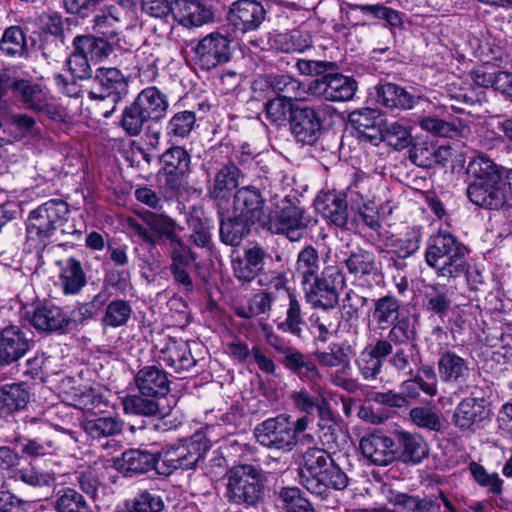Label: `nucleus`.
I'll return each mask as SVG.
<instances>
[{"label":"nucleus","instance_id":"nucleus-1","mask_svg":"<svg viewBox=\"0 0 512 512\" xmlns=\"http://www.w3.org/2000/svg\"><path fill=\"white\" fill-rule=\"evenodd\" d=\"M329 253L320 255L316 247L308 244L298 252L295 262V273L304 286L307 301L324 310L336 307L339 293L345 286V276L340 267L326 265L322 268Z\"/></svg>","mask_w":512,"mask_h":512},{"label":"nucleus","instance_id":"nucleus-2","mask_svg":"<svg viewBox=\"0 0 512 512\" xmlns=\"http://www.w3.org/2000/svg\"><path fill=\"white\" fill-rule=\"evenodd\" d=\"M302 460L300 482L311 494L325 500L332 490L348 486V476L324 449L310 447L302 454Z\"/></svg>","mask_w":512,"mask_h":512},{"label":"nucleus","instance_id":"nucleus-3","mask_svg":"<svg viewBox=\"0 0 512 512\" xmlns=\"http://www.w3.org/2000/svg\"><path fill=\"white\" fill-rule=\"evenodd\" d=\"M144 220L152 230L168 241V253L171 259L170 271L175 283L180 285L186 293L194 290L192 278L187 270L191 263L198 258L197 253L179 234L182 228L177 221L166 214L150 213Z\"/></svg>","mask_w":512,"mask_h":512},{"label":"nucleus","instance_id":"nucleus-4","mask_svg":"<svg viewBox=\"0 0 512 512\" xmlns=\"http://www.w3.org/2000/svg\"><path fill=\"white\" fill-rule=\"evenodd\" d=\"M467 174L472 178L467 187V196L472 203L486 209H498L504 204L502 173L491 159L483 155L473 158Z\"/></svg>","mask_w":512,"mask_h":512},{"label":"nucleus","instance_id":"nucleus-5","mask_svg":"<svg viewBox=\"0 0 512 512\" xmlns=\"http://www.w3.org/2000/svg\"><path fill=\"white\" fill-rule=\"evenodd\" d=\"M468 248L447 230H439L429 236L425 250V262L438 277L457 278L465 268Z\"/></svg>","mask_w":512,"mask_h":512},{"label":"nucleus","instance_id":"nucleus-6","mask_svg":"<svg viewBox=\"0 0 512 512\" xmlns=\"http://www.w3.org/2000/svg\"><path fill=\"white\" fill-rule=\"evenodd\" d=\"M69 206L61 199H51L32 210L26 221V242L38 251L44 250L52 237L68 220Z\"/></svg>","mask_w":512,"mask_h":512},{"label":"nucleus","instance_id":"nucleus-7","mask_svg":"<svg viewBox=\"0 0 512 512\" xmlns=\"http://www.w3.org/2000/svg\"><path fill=\"white\" fill-rule=\"evenodd\" d=\"M227 480V498L235 504L254 506L264 497L265 477L254 465L232 467L227 473Z\"/></svg>","mask_w":512,"mask_h":512},{"label":"nucleus","instance_id":"nucleus-8","mask_svg":"<svg viewBox=\"0 0 512 512\" xmlns=\"http://www.w3.org/2000/svg\"><path fill=\"white\" fill-rule=\"evenodd\" d=\"M294 421L295 418L285 413L267 418L256 425L254 437L267 450L288 454L293 451L292 441L300 429L299 425H294Z\"/></svg>","mask_w":512,"mask_h":512},{"label":"nucleus","instance_id":"nucleus-9","mask_svg":"<svg viewBox=\"0 0 512 512\" xmlns=\"http://www.w3.org/2000/svg\"><path fill=\"white\" fill-rule=\"evenodd\" d=\"M206 445L188 440L184 443L167 449L157 451L159 454V468L157 473L168 476L177 469H191L204 457Z\"/></svg>","mask_w":512,"mask_h":512},{"label":"nucleus","instance_id":"nucleus-10","mask_svg":"<svg viewBox=\"0 0 512 512\" xmlns=\"http://www.w3.org/2000/svg\"><path fill=\"white\" fill-rule=\"evenodd\" d=\"M94 82L98 85V89H91L89 98L101 101L111 99L114 104L112 109L103 112V116L109 118L114 113L116 104L128 95V80L118 68L101 67L96 70Z\"/></svg>","mask_w":512,"mask_h":512},{"label":"nucleus","instance_id":"nucleus-11","mask_svg":"<svg viewBox=\"0 0 512 512\" xmlns=\"http://www.w3.org/2000/svg\"><path fill=\"white\" fill-rule=\"evenodd\" d=\"M357 90L356 81L341 73H326L318 76L307 86L310 95L331 102L351 100Z\"/></svg>","mask_w":512,"mask_h":512},{"label":"nucleus","instance_id":"nucleus-12","mask_svg":"<svg viewBox=\"0 0 512 512\" xmlns=\"http://www.w3.org/2000/svg\"><path fill=\"white\" fill-rule=\"evenodd\" d=\"M193 53L195 64L204 70H211L231 59V41L221 33L213 32L197 42Z\"/></svg>","mask_w":512,"mask_h":512},{"label":"nucleus","instance_id":"nucleus-13","mask_svg":"<svg viewBox=\"0 0 512 512\" xmlns=\"http://www.w3.org/2000/svg\"><path fill=\"white\" fill-rule=\"evenodd\" d=\"M476 390L474 387L470 395L463 398L454 409L452 424L461 432L474 433L489 418L487 401L484 397L477 396Z\"/></svg>","mask_w":512,"mask_h":512},{"label":"nucleus","instance_id":"nucleus-14","mask_svg":"<svg viewBox=\"0 0 512 512\" xmlns=\"http://www.w3.org/2000/svg\"><path fill=\"white\" fill-rule=\"evenodd\" d=\"M265 201L260 190L253 185L238 188L233 197L232 213L265 229L269 224V216L264 211Z\"/></svg>","mask_w":512,"mask_h":512},{"label":"nucleus","instance_id":"nucleus-15","mask_svg":"<svg viewBox=\"0 0 512 512\" xmlns=\"http://www.w3.org/2000/svg\"><path fill=\"white\" fill-rule=\"evenodd\" d=\"M290 131L297 142L306 145L315 144L323 131L320 112L313 106L296 105L289 117Z\"/></svg>","mask_w":512,"mask_h":512},{"label":"nucleus","instance_id":"nucleus-16","mask_svg":"<svg viewBox=\"0 0 512 512\" xmlns=\"http://www.w3.org/2000/svg\"><path fill=\"white\" fill-rule=\"evenodd\" d=\"M437 371L440 381L448 386L456 387V393L469 392V380L472 369L467 359L451 350H443L438 354Z\"/></svg>","mask_w":512,"mask_h":512},{"label":"nucleus","instance_id":"nucleus-17","mask_svg":"<svg viewBox=\"0 0 512 512\" xmlns=\"http://www.w3.org/2000/svg\"><path fill=\"white\" fill-rule=\"evenodd\" d=\"M12 96L28 109L42 113L51 119L62 116L59 108L50 102L48 93L40 85L29 80L17 78Z\"/></svg>","mask_w":512,"mask_h":512},{"label":"nucleus","instance_id":"nucleus-18","mask_svg":"<svg viewBox=\"0 0 512 512\" xmlns=\"http://www.w3.org/2000/svg\"><path fill=\"white\" fill-rule=\"evenodd\" d=\"M33 346L27 327L10 325L0 330V364L8 365L22 358Z\"/></svg>","mask_w":512,"mask_h":512},{"label":"nucleus","instance_id":"nucleus-19","mask_svg":"<svg viewBox=\"0 0 512 512\" xmlns=\"http://www.w3.org/2000/svg\"><path fill=\"white\" fill-rule=\"evenodd\" d=\"M363 456L377 466H387L398 458L399 445L391 436L375 432L360 440Z\"/></svg>","mask_w":512,"mask_h":512},{"label":"nucleus","instance_id":"nucleus-20","mask_svg":"<svg viewBox=\"0 0 512 512\" xmlns=\"http://www.w3.org/2000/svg\"><path fill=\"white\" fill-rule=\"evenodd\" d=\"M160 175L165 177V185L177 191L183 184L184 177L190 172L191 156L181 146H172L161 156Z\"/></svg>","mask_w":512,"mask_h":512},{"label":"nucleus","instance_id":"nucleus-21","mask_svg":"<svg viewBox=\"0 0 512 512\" xmlns=\"http://www.w3.org/2000/svg\"><path fill=\"white\" fill-rule=\"evenodd\" d=\"M113 467L125 477H136L159 468V454L147 449H128L113 460Z\"/></svg>","mask_w":512,"mask_h":512},{"label":"nucleus","instance_id":"nucleus-22","mask_svg":"<svg viewBox=\"0 0 512 512\" xmlns=\"http://www.w3.org/2000/svg\"><path fill=\"white\" fill-rule=\"evenodd\" d=\"M239 174L240 170L235 164H224L217 169L214 178L208 184L207 195L220 213L230 203L232 192L238 186Z\"/></svg>","mask_w":512,"mask_h":512},{"label":"nucleus","instance_id":"nucleus-23","mask_svg":"<svg viewBox=\"0 0 512 512\" xmlns=\"http://www.w3.org/2000/svg\"><path fill=\"white\" fill-rule=\"evenodd\" d=\"M266 16L264 6L257 0H237L231 3L228 22L243 33L260 27Z\"/></svg>","mask_w":512,"mask_h":512},{"label":"nucleus","instance_id":"nucleus-24","mask_svg":"<svg viewBox=\"0 0 512 512\" xmlns=\"http://www.w3.org/2000/svg\"><path fill=\"white\" fill-rule=\"evenodd\" d=\"M352 347L347 343L331 344L328 351L316 350L313 355L317 363L324 368L339 367V371L332 375V382L336 386L344 387L346 380L340 374H347L351 369Z\"/></svg>","mask_w":512,"mask_h":512},{"label":"nucleus","instance_id":"nucleus-25","mask_svg":"<svg viewBox=\"0 0 512 512\" xmlns=\"http://www.w3.org/2000/svg\"><path fill=\"white\" fill-rule=\"evenodd\" d=\"M137 390L146 396L165 397L170 392L168 374L156 365H146L134 375Z\"/></svg>","mask_w":512,"mask_h":512},{"label":"nucleus","instance_id":"nucleus-26","mask_svg":"<svg viewBox=\"0 0 512 512\" xmlns=\"http://www.w3.org/2000/svg\"><path fill=\"white\" fill-rule=\"evenodd\" d=\"M213 18V13L199 0H174L172 25L174 22L186 28L200 27Z\"/></svg>","mask_w":512,"mask_h":512},{"label":"nucleus","instance_id":"nucleus-27","mask_svg":"<svg viewBox=\"0 0 512 512\" xmlns=\"http://www.w3.org/2000/svg\"><path fill=\"white\" fill-rule=\"evenodd\" d=\"M376 102L386 108L409 110L423 99L416 97L395 83H381L375 86Z\"/></svg>","mask_w":512,"mask_h":512},{"label":"nucleus","instance_id":"nucleus-28","mask_svg":"<svg viewBox=\"0 0 512 512\" xmlns=\"http://www.w3.org/2000/svg\"><path fill=\"white\" fill-rule=\"evenodd\" d=\"M384 344L376 340L365 346L356 359V366L361 377L366 381H375L380 375L389 354Z\"/></svg>","mask_w":512,"mask_h":512},{"label":"nucleus","instance_id":"nucleus-29","mask_svg":"<svg viewBox=\"0 0 512 512\" xmlns=\"http://www.w3.org/2000/svg\"><path fill=\"white\" fill-rule=\"evenodd\" d=\"M217 215L219 218V239L228 246H239L250 233L251 227L254 226L234 213L229 214L228 207L224 208L222 213L217 210Z\"/></svg>","mask_w":512,"mask_h":512},{"label":"nucleus","instance_id":"nucleus-30","mask_svg":"<svg viewBox=\"0 0 512 512\" xmlns=\"http://www.w3.org/2000/svg\"><path fill=\"white\" fill-rule=\"evenodd\" d=\"M277 226L307 228L311 217L306 213L304 206L296 195H286L275 204Z\"/></svg>","mask_w":512,"mask_h":512},{"label":"nucleus","instance_id":"nucleus-31","mask_svg":"<svg viewBox=\"0 0 512 512\" xmlns=\"http://www.w3.org/2000/svg\"><path fill=\"white\" fill-rule=\"evenodd\" d=\"M159 360L175 373L189 371L196 364L188 343L174 339H169L165 346L160 349Z\"/></svg>","mask_w":512,"mask_h":512},{"label":"nucleus","instance_id":"nucleus-32","mask_svg":"<svg viewBox=\"0 0 512 512\" xmlns=\"http://www.w3.org/2000/svg\"><path fill=\"white\" fill-rule=\"evenodd\" d=\"M30 322L37 330L54 332L66 328L70 318L62 308L52 303H45L36 307Z\"/></svg>","mask_w":512,"mask_h":512},{"label":"nucleus","instance_id":"nucleus-33","mask_svg":"<svg viewBox=\"0 0 512 512\" xmlns=\"http://www.w3.org/2000/svg\"><path fill=\"white\" fill-rule=\"evenodd\" d=\"M344 192H328L317 198V209L335 226L344 228L348 223V204Z\"/></svg>","mask_w":512,"mask_h":512},{"label":"nucleus","instance_id":"nucleus-34","mask_svg":"<svg viewBox=\"0 0 512 512\" xmlns=\"http://www.w3.org/2000/svg\"><path fill=\"white\" fill-rule=\"evenodd\" d=\"M409 314L410 312L404 309L394 296L386 295L374 300L372 317L379 329L386 330L398 319Z\"/></svg>","mask_w":512,"mask_h":512},{"label":"nucleus","instance_id":"nucleus-35","mask_svg":"<svg viewBox=\"0 0 512 512\" xmlns=\"http://www.w3.org/2000/svg\"><path fill=\"white\" fill-rule=\"evenodd\" d=\"M189 229L188 242L197 248L211 251L214 247L212 240L213 225L207 218H202L201 213L193 208L186 216Z\"/></svg>","mask_w":512,"mask_h":512},{"label":"nucleus","instance_id":"nucleus-36","mask_svg":"<svg viewBox=\"0 0 512 512\" xmlns=\"http://www.w3.org/2000/svg\"><path fill=\"white\" fill-rule=\"evenodd\" d=\"M349 118L360 138L367 139L371 143L379 141L382 120L378 110L363 108L359 111L352 112Z\"/></svg>","mask_w":512,"mask_h":512},{"label":"nucleus","instance_id":"nucleus-37","mask_svg":"<svg viewBox=\"0 0 512 512\" xmlns=\"http://www.w3.org/2000/svg\"><path fill=\"white\" fill-rule=\"evenodd\" d=\"M134 101L149 121L160 120L168 109L167 96L154 86L143 89Z\"/></svg>","mask_w":512,"mask_h":512},{"label":"nucleus","instance_id":"nucleus-38","mask_svg":"<svg viewBox=\"0 0 512 512\" xmlns=\"http://www.w3.org/2000/svg\"><path fill=\"white\" fill-rule=\"evenodd\" d=\"M160 398L141 394H127L121 400L126 415L142 417H162L163 411L159 404Z\"/></svg>","mask_w":512,"mask_h":512},{"label":"nucleus","instance_id":"nucleus-39","mask_svg":"<svg viewBox=\"0 0 512 512\" xmlns=\"http://www.w3.org/2000/svg\"><path fill=\"white\" fill-rule=\"evenodd\" d=\"M387 499L389 503L409 512H441V504L434 495L419 496L390 491Z\"/></svg>","mask_w":512,"mask_h":512},{"label":"nucleus","instance_id":"nucleus-40","mask_svg":"<svg viewBox=\"0 0 512 512\" xmlns=\"http://www.w3.org/2000/svg\"><path fill=\"white\" fill-rule=\"evenodd\" d=\"M413 318L414 316L409 314L398 319V321L394 322L392 326L389 327V332L386 338L376 339L379 344L383 345L384 343L386 346L384 349L388 354L392 353V348H394V346H401L415 339L416 329L415 320H413Z\"/></svg>","mask_w":512,"mask_h":512},{"label":"nucleus","instance_id":"nucleus-41","mask_svg":"<svg viewBox=\"0 0 512 512\" xmlns=\"http://www.w3.org/2000/svg\"><path fill=\"white\" fill-rule=\"evenodd\" d=\"M287 357L283 358V365L295 373L302 381L315 382L322 378V375L310 356L299 350H285Z\"/></svg>","mask_w":512,"mask_h":512},{"label":"nucleus","instance_id":"nucleus-42","mask_svg":"<svg viewBox=\"0 0 512 512\" xmlns=\"http://www.w3.org/2000/svg\"><path fill=\"white\" fill-rule=\"evenodd\" d=\"M30 400V393L23 383L6 384L0 388V414L10 415L24 409Z\"/></svg>","mask_w":512,"mask_h":512},{"label":"nucleus","instance_id":"nucleus-43","mask_svg":"<svg viewBox=\"0 0 512 512\" xmlns=\"http://www.w3.org/2000/svg\"><path fill=\"white\" fill-rule=\"evenodd\" d=\"M290 399L294 405V407L302 412L305 415L309 416L314 411L317 412V416H319L322 411L328 410L330 404L328 400L324 397L320 390H308L305 387H302L298 390H294L290 394Z\"/></svg>","mask_w":512,"mask_h":512},{"label":"nucleus","instance_id":"nucleus-44","mask_svg":"<svg viewBox=\"0 0 512 512\" xmlns=\"http://www.w3.org/2000/svg\"><path fill=\"white\" fill-rule=\"evenodd\" d=\"M418 124L424 131L438 137L454 138L468 132L467 125L461 120L446 121L437 115L422 116Z\"/></svg>","mask_w":512,"mask_h":512},{"label":"nucleus","instance_id":"nucleus-45","mask_svg":"<svg viewBox=\"0 0 512 512\" xmlns=\"http://www.w3.org/2000/svg\"><path fill=\"white\" fill-rule=\"evenodd\" d=\"M142 10L151 17L160 19L162 23L155 27L159 37H169L174 29L172 25V15L174 1L170 0H141Z\"/></svg>","mask_w":512,"mask_h":512},{"label":"nucleus","instance_id":"nucleus-46","mask_svg":"<svg viewBox=\"0 0 512 512\" xmlns=\"http://www.w3.org/2000/svg\"><path fill=\"white\" fill-rule=\"evenodd\" d=\"M317 432L322 449L325 451L340 447L339 438L342 430L331 408L322 411L318 416Z\"/></svg>","mask_w":512,"mask_h":512},{"label":"nucleus","instance_id":"nucleus-47","mask_svg":"<svg viewBox=\"0 0 512 512\" xmlns=\"http://www.w3.org/2000/svg\"><path fill=\"white\" fill-rule=\"evenodd\" d=\"M266 83L278 97L288 100H303L309 94L304 85L287 74H269L266 76Z\"/></svg>","mask_w":512,"mask_h":512},{"label":"nucleus","instance_id":"nucleus-48","mask_svg":"<svg viewBox=\"0 0 512 512\" xmlns=\"http://www.w3.org/2000/svg\"><path fill=\"white\" fill-rule=\"evenodd\" d=\"M116 40L96 37L91 34L78 35L73 41V48L84 51L92 60H103L108 58L114 51L113 44Z\"/></svg>","mask_w":512,"mask_h":512},{"label":"nucleus","instance_id":"nucleus-49","mask_svg":"<svg viewBox=\"0 0 512 512\" xmlns=\"http://www.w3.org/2000/svg\"><path fill=\"white\" fill-rule=\"evenodd\" d=\"M396 443L399 445L398 458L405 463H419L428 455L426 443L416 434L400 432Z\"/></svg>","mask_w":512,"mask_h":512},{"label":"nucleus","instance_id":"nucleus-50","mask_svg":"<svg viewBox=\"0 0 512 512\" xmlns=\"http://www.w3.org/2000/svg\"><path fill=\"white\" fill-rule=\"evenodd\" d=\"M86 274L80 261L70 257L61 268L60 283L64 294L74 295L86 285Z\"/></svg>","mask_w":512,"mask_h":512},{"label":"nucleus","instance_id":"nucleus-51","mask_svg":"<svg viewBox=\"0 0 512 512\" xmlns=\"http://www.w3.org/2000/svg\"><path fill=\"white\" fill-rule=\"evenodd\" d=\"M82 429L92 439L100 440L121 433L123 423L113 416L85 419L81 424Z\"/></svg>","mask_w":512,"mask_h":512},{"label":"nucleus","instance_id":"nucleus-52","mask_svg":"<svg viewBox=\"0 0 512 512\" xmlns=\"http://www.w3.org/2000/svg\"><path fill=\"white\" fill-rule=\"evenodd\" d=\"M54 508L57 512H93L91 503L80 492L69 487L56 493Z\"/></svg>","mask_w":512,"mask_h":512},{"label":"nucleus","instance_id":"nucleus-53","mask_svg":"<svg viewBox=\"0 0 512 512\" xmlns=\"http://www.w3.org/2000/svg\"><path fill=\"white\" fill-rule=\"evenodd\" d=\"M345 266L349 274L360 279L366 275H376L378 267L372 252L359 249L352 251L345 260Z\"/></svg>","mask_w":512,"mask_h":512},{"label":"nucleus","instance_id":"nucleus-54","mask_svg":"<svg viewBox=\"0 0 512 512\" xmlns=\"http://www.w3.org/2000/svg\"><path fill=\"white\" fill-rule=\"evenodd\" d=\"M280 299L288 301V309L286 319L279 325V328L294 336L300 337L303 331L302 326L305 321L302 317L301 305L297 296L288 289H284L281 293Z\"/></svg>","mask_w":512,"mask_h":512},{"label":"nucleus","instance_id":"nucleus-55","mask_svg":"<svg viewBox=\"0 0 512 512\" xmlns=\"http://www.w3.org/2000/svg\"><path fill=\"white\" fill-rule=\"evenodd\" d=\"M379 137V141L386 142L398 151L409 147L413 140L410 128L397 121L382 125Z\"/></svg>","mask_w":512,"mask_h":512},{"label":"nucleus","instance_id":"nucleus-56","mask_svg":"<svg viewBox=\"0 0 512 512\" xmlns=\"http://www.w3.org/2000/svg\"><path fill=\"white\" fill-rule=\"evenodd\" d=\"M0 49L8 56H26L28 44L23 29L20 26L8 27L0 39Z\"/></svg>","mask_w":512,"mask_h":512},{"label":"nucleus","instance_id":"nucleus-57","mask_svg":"<svg viewBox=\"0 0 512 512\" xmlns=\"http://www.w3.org/2000/svg\"><path fill=\"white\" fill-rule=\"evenodd\" d=\"M163 509L164 502L156 492L143 490L116 512H161Z\"/></svg>","mask_w":512,"mask_h":512},{"label":"nucleus","instance_id":"nucleus-58","mask_svg":"<svg viewBox=\"0 0 512 512\" xmlns=\"http://www.w3.org/2000/svg\"><path fill=\"white\" fill-rule=\"evenodd\" d=\"M129 301L123 299L113 300L106 306L101 324L105 327H121L127 325L132 315Z\"/></svg>","mask_w":512,"mask_h":512},{"label":"nucleus","instance_id":"nucleus-59","mask_svg":"<svg viewBox=\"0 0 512 512\" xmlns=\"http://www.w3.org/2000/svg\"><path fill=\"white\" fill-rule=\"evenodd\" d=\"M11 477L15 481H21L24 484L34 488L50 487L55 482V477L53 474L42 471L31 464L15 470Z\"/></svg>","mask_w":512,"mask_h":512},{"label":"nucleus","instance_id":"nucleus-60","mask_svg":"<svg viewBox=\"0 0 512 512\" xmlns=\"http://www.w3.org/2000/svg\"><path fill=\"white\" fill-rule=\"evenodd\" d=\"M282 508L286 512H315L311 502L298 487H284L279 492Z\"/></svg>","mask_w":512,"mask_h":512},{"label":"nucleus","instance_id":"nucleus-61","mask_svg":"<svg viewBox=\"0 0 512 512\" xmlns=\"http://www.w3.org/2000/svg\"><path fill=\"white\" fill-rule=\"evenodd\" d=\"M468 469L474 481L482 488H485L488 493L494 496L502 493L503 480L496 472L488 473L484 466L475 461L470 462Z\"/></svg>","mask_w":512,"mask_h":512},{"label":"nucleus","instance_id":"nucleus-62","mask_svg":"<svg viewBox=\"0 0 512 512\" xmlns=\"http://www.w3.org/2000/svg\"><path fill=\"white\" fill-rule=\"evenodd\" d=\"M148 121L149 119L139 109L136 102L133 101L123 110L119 125L128 136L135 137L140 135L144 124Z\"/></svg>","mask_w":512,"mask_h":512},{"label":"nucleus","instance_id":"nucleus-63","mask_svg":"<svg viewBox=\"0 0 512 512\" xmlns=\"http://www.w3.org/2000/svg\"><path fill=\"white\" fill-rule=\"evenodd\" d=\"M196 125V115L185 110L175 113L167 124V134L174 138H185L190 135Z\"/></svg>","mask_w":512,"mask_h":512},{"label":"nucleus","instance_id":"nucleus-64","mask_svg":"<svg viewBox=\"0 0 512 512\" xmlns=\"http://www.w3.org/2000/svg\"><path fill=\"white\" fill-rule=\"evenodd\" d=\"M135 57L140 74L148 81L154 80L158 75L159 62L155 48L150 45H142L137 49Z\"/></svg>","mask_w":512,"mask_h":512}]
</instances>
